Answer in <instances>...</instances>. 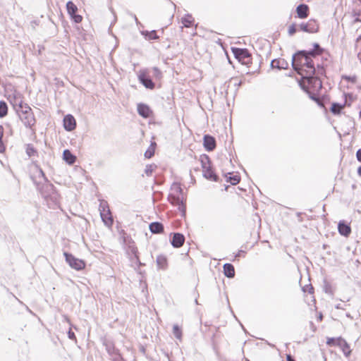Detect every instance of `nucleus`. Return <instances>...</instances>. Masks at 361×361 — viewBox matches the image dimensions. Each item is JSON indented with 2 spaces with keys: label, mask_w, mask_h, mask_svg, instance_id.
Here are the masks:
<instances>
[{
  "label": "nucleus",
  "mask_w": 361,
  "mask_h": 361,
  "mask_svg": "<svg viewBox=\"0 0 361 361\" xmlns=\"http://www.w3.org/2000/svg\"><path fill=\"white\" fill-rule=\"evenodd\" d=\"M8 114V106L4 101H0V118L6 116Z\"/></svg>",
  "instance_id": "nucleus-31"
},
{
  "label": "nucleus",
  "mask_w": 361,
  "mask_h": 361,
  "mask_svg": "<svg viewBox=\"0 0 361 361\" xmlns=\"http://www.w3.org/2000/svg\"><path fill=\"white\" fill-rule=\"evenodd\" d=\"M185 242V237L183 234L176 233H174L171 240V245L176 248L182 247Z\"/></svg>",
  "instance_id": "nucleus-15"
},
{
  "label": "nucleus",
  "mask_w": 361,
  "mask_h": 361,
  "mask_svg": "<svg viewBox=\"0 0 361 361\" xmlns=\"http://www.w3.org/2000/svg\"><path fill=\"white\" fill-rule=\"evenodd\" d=\"M353 6L355 9L353 11L354 16L355 17V22H361L360 12H361V0H354Z\"/></svg>",
  "instance_id": "nucleus-18"
},
{
  "label": "nucleus",
  "mask_w": 361,
  "mask_h": 361,
  "mask_svg": "<svg viewBox=\"0 0 361 361\" xmlns=\"http://www.w3.org/2000/svg\"><path fill=\"white\" fill-rule=\"evenodd\" d=\"M304 292L306 291L307 293L305 295V301L307 302L309 305V300L312 302L313 304H315V298L314 295V288L312 286H307L306 289H303Z\"/></svg>",
  "instance_id": "nucleus-21"
},
{
  "label": "nucleus",
  "mask_w": 361,
  "mask_h": 361,
  "mask_svg": "<svg viewBox=\"0 0 361 361\" xmlns=\"http://www.w3.org/2000/svg\"><path fill=\"white\" fill-rule=\"evenodd\" d=\"M149 230L152 233L159 234L164 233V226L159 222H153L149 224Z\"/></svg>",
  "instance_id": "nucleus-19"
},
{
  "label": "nucleus",
  "mask_w": 361,
  "mask_h": 361,
  "mask_svg": "<svg viewBox=\"0 0 361 361\" xmlns=\"http://www.w3.org/2000/svg\"><path fill=\"white\" fill-rule=\"evenodd\" d=\"M319 319H320V320H322V316L319 317Z\"/></svg>",
  "instance_id": "nucleus-47"
},
{
  "label": "nucleus",
  "mask_w": 361,
  "mask_h": 361,
  "mask_svg": "<svg viewBox=\"0 0 361 361\" xmlns=\"http://www.w3.org/2000/svg\"><path fill=\"white\" fill-rule=\"evenodd\" d=\"M300 86L312 99L316 102L319 101V95L322 88V83L319 78L313 75L304 76L300 80Z\"/></svg>",
  "instance_id": "nucleus-3"
},
{
  "label": "nucleus",
  "mask_w": 361,
  "mask_h": 361,
  "mask_svg": "<svg viewBox=\"0 0 361 361\" xmlns=\"http://www.w3.org/2000/svg\"><path fill=\"white\" fill-rule=\"evenodd\" d=\"M343 338H327L326 339V345L329 347L333 346H340V343H341Z\"/></svg>",
  "instance_id": "nucleus-28"
},
{
  "label": "nucleus",
  "mask_w": 361,
  "mask_h": 361,
  "mask_svg": "<svg viewBox=\"0 0 361 361\" xmlns=\"http://www.w3.org/2000/svg\"><path fill=\"white\" fill-rule=\"evenodd\" d=\"M11 102L24 125L33 129L36 124V118L30 106L23 102L22 96L19 94L15 95Z\"/></svg>",
  "instance_id": "nucleus-2"
},
{
  "label": "nucleus",
  "mask_w": 361,
  "mask_h": 361,
  "mask_svg": "<svg viewBox=\"0 0 361 361\" xmlns=\"http://www.w3.org/2000/svg\"><path fill=\"white\" fill-rule=\"evenodd\" d=\"M296 13L299 18H306L309 16V7L306 4H300L296 8Z\"/></svg>",
  "instance_id": "nucleus-16"
},
{
  "label": "nucleus",
  "mask_w": 361,
  "mask_h": 361,
  "mask_svg": "<svg viewBox=\"0 0 361 361\" xmlns=\"http://www.w3.org/2000/svg\"><path fill=\"white\" fill-rule=\"evenodd\" d=\"M224 274L226 277L233 278L235 276V269L234 267L229 263H226L223 267Z\"/></svg>",
  "instance_id": "nucleus-23"
},
{
  "label": "nucleus",
  "mask_w": 361,
  "mask_h": 361,
  "mask_svg": "<svg viewBox=\"0 0 361 361\" xmlns=\"http://www.w3.org/2000/svg\"><path fill=\"white\" fill-rule=\"evenodd\" d=\"M319 319H320V320H322V316L319 317Z\"/></svg>",
  "instance_id": "nucleus-48"
},
{
  "label": "nucleus",
  "mask_w": 361,
  "mask_h": 361,
  "mask_svg": "<svg viewBox=\"0 0 361 361\" xmlns=\"http://www.w3.org/2000/svg\"><path fill=\"white\" fill-rule=\"evenodd\" d=\"M338 232L341 235L348 237L351 233V228L348 224L339 223L338 226Z\"/></svg>",
  "instance_id": "nucleus-22"
},
{
  "label": "nucleus",
  "mask_w": 361,
  "mask_h": 361,
  "mask_svg": "<svg viewBox=\"0 0 361 361\" xmlns=\"http://www.w3.org/2000/svg\"><path fill=\"white\" fill-rule=\"evenodd\" d=\"M300 30L308 32V33H316L319 31V25L317 21L314 19H310L305 23H302L299 25Z\"/></svg>",
  "instance_id": "nucleus-9"
},
{
  "label": "nucleus",
  "mask_w": 361,
  "mask_h": 361,
  "mask_svg": "<svg viewBox=\"0 0 361 361\" xmlns=\"http://www.w3.org/2000/svg\"><path fill=\"white\" fill-rule=\"evenodd\" d=\"M231 80H234L235 82H238V85H240L241 84V82H242V80L241 79H238L237 77L233 78Z\"/></svg>",
  "instance_id": "nucleus-42"
},
{
  "label": "nucleus",
  "mask_w": 361,
  "mask_h": 361,
  "mask_svg": "<svg viewBox=\"0 0 361 361\" xmlns=\"http://www.w3.org/2000/svg\"><path fill=\"white\" fill-rule=\"evenodd\" d=\"M199 161L202 166L204 177L207 179L216 181L217 180V176L213 169L209 157L204 154H201L199 157Z\"/></svg>",
  "instance_id": "nucleus-5"
},
{
  "label": "nucleus",
  "mask_w": 361,
  "mask_h": 361,
  "mask_svg": "<svg viewBox=\"0 0 361 361\" xmlns=\"http://www.w3.org/2000/svg\"><path fill=\"white\" fill-rule=\"evenodd\" d=\"M232 52L242 64L250 66L252 63V56L246 49L233 48Z\"/></svg>",
  "instance_id": "nucleus-7"
},
{
  "label": "nucleus",
  "mask_w": 361,
  "mask_h": 361,
  "mask_svg": "<svg viewBox=\"0 0 361 361\" xmlns=\"http://www.w3.org/2000/svg\"><path fill=\"white\" fill-rule=\"evenodd\" d=\"M63 158L68 164H73L76 161V157L70 150L65 149L63 153Z\"/></svg>",
  "instance_id": "nucleus-25"
},
{
  "label": "nucleus",
  "mask_w": 361,
  "mask_h": 361,
  "mask_svg": "<svg viewBox=\"0 0 361 361\" xmlns=\"http://www.w3.org/2000/svg\"><path fill=\"white\" fill-rule=\"evenodd\" d=\"M297 32V25L295 24H291L288 27V32L290 35H293Z\"/></svg>",
  "instance_id": "nucleus-36"
},
{
  "label": "nucleus",
  "mask_w": 361,
  "mask_h": 361,
  "mask_svg": "<svg viewBox=\"0 0 361 361\" xmlns=\"http://www.w3.org/2000/svg\"><path fill=\"white\" fill-rule=\"evenodd\" d=\"M173 333L175 337L178 339H181L182 330L178 325H174L173 327Z\"/></svg>",
  "instance_id": "nucleus-33"
},
{
  "label": "nucleus",
  "mask_w": 361,
  "mask_h": 361,
  "mask_svg": "<svg viewBox=\"0 0 361 361\" xmlns=\"http://www.w3.org/2000/svg\"><path fill=\"white\" fill-rule=\"evenodd\" d=\"M63 126L68 131L74 130L76 127L75 118L71 114L66 115L63 118Z\"/></svg>",
  "instance_id": "nucleus-14"
},
{
  "label": "nucleus",
  "mask_w": 361,
  "mask_h": 361,
  "mask_svg": "<svg viewBox=\"0 0 361 361\" xmlns=\"http://www.w3.org/2000/svg\"><path fill=\"white\" fill-rule=\"evenodd\" d=\"M68 336L70 339L76 341L75 335L71 329H69V331L68 332Z\"/></svg>",
  "instance_id": "nucleus-39"
},
{
  "label": "nucleus",
  "mask_w": 361,
  "mask_h": 361,
  "mask_svg": "<svg viewBox=\"0 0 361 361\" xmlns=\"http://www.w3.org/2000/svg\"><path fill=\"white\" fill-rule=\"evenodd\" d=\"M355 47L358 50L357 57L361 62V35L356 39Z\"/></svg>",
  "instance_id": "nucleus-34"
},
{
  "label": "nucleus",
  "mask_w": 361,
  "mask_h": 361,
  "mask_svg": "<svg viewBox=\"0 0 361 361\" xmlns=\"http://www.w3.org/2000/svg\"><path fill=\"white\" fill-rule=\"evenodd\" d=\"M357 159L361 162V149H358L356 153Z\"/></svg>",
  "instance_id": "nucleus-40"
},
{
  "label": "nucleus",
  "mask_w": 361,
  "mask_h": 361,
  "mask_svg": "<svg viewBox=\"0 0 361 361\" xmlns=\"http://www.w3.org/2000/svg\"><path fill=\"white\" fill-rule=\"evenodd\" d=\"M342 80L345 81L348 84L350 85H356L358 89V91L361 93V85H357V77L355 75H343L341 76Z\"/></svg>",
  "instance_id": "nucleus-17"
},
{
  "label": "nucleus",
  "mask_w": 361,
  "mask_h": 361,
  "mask_svg": "<svg viewBox=\"0 0 361 361\" xmlns=\"http://www.w3.org/2000/svg\"><path fill=\"white\" fill-rule=\"evenodd\" d=\"M169 201L174 207H177L183 214L185 213L186 197L178 184H173L169 196Z\"/></svg>",
  "instance_id": "nucleus-4"
},
{
  "label": "nucleus",
  "mask_w": 361,
  "mask_h": 361,
  "mask_svg": "<svg viewBox=\"0 0 361 361\" xmlns=\"http://www.w3.org/2000/svg\"><path fill=\"white\" fill-rule=\"evenodd\" d=\"M140 82L147 89L153 90L155 87V84L150 79L149 75L146 71H142L138 75Z\"/></svg>",
  "instance_id": "nucleus-11"
},
{
  "label": "nucleus",
  "mask_w": 361,
  "mask_h": 361,
  "mask_svg": "<svg viewBox=\"0 0 361 361\" xmlns=\"http://www.w3.org/2000/svg\"><path fill=\"white\" fill-rule=\"evenodd\" d=\"M99 212L101 218L104 224L111 228L114 224V219L112 214L110 211L109 204L105 201H102L99 204Z\"/></svg>",
  "instance_id": "nucleus-6"
},
{
  "label": "nucleus",
  "mask_w": 361,
  "mask_h": 361,
  "mask_svg": "<svg viewBox=\"0 0 361 361\" xmlns=\"http://www.w3.org/2000/svg\"><path fill=\"white\" fill-rule=\"evenodd\" d=\"M345 355H348L350 353V346L347 342L343 338L340 346H338Z\"/></svg>",
  "instance_id": "nucleus-32"
},
{
  "label": "nucleus",
  "mask_w": 361,
  "mask_h": 361,
  "mask_svg": "<svg viewBox=\"0 0 361 361\" xmlns=\"http://www.w3.org/2000/svg\"><path fill=\"white\" fill-rule=\"evenodd\" d=\"M156 147H157L156 142H152L150 144L149 147L147 148V149L145 151V157L146 159H151L154 155Z\"/></svg>",
  "instance_id": "nucleus-27"
},
{
  "label": "nucleus",
  "mask_w": 361,
  "mask_h": 361,
  "mask_svg": "<svg viewBox=\"0 0 361 361\" xmlns=\"http://www.w3.org/2000/svg\"><path fill=\"white\" fill-rule=\"evenodd\" d=\"M314 47L312 51H301L293 56V68L302 78L313 75L315 73V61H318L323 53V49L317 44H315Z\"/></svg>",
  "instance_id": "nucleus-1"
},
{
  "label": "nucleus",
  "mask_w": 361,
  "mask_h": 361,
  "mask_svg": "<svg viewBox=\"0 0 361 361\" xmlns=\"http://www.w3.org/2000/svg\"><path fill=\"white\" fill-rule=\"evenodd\" d=\"M203 145L207 151H213L216 147L215 138L209 135H205L203 137Z\"/></svg>",
  "instance_id": "nucleus-12"
},
{
  "label": "nucleus",
  "mask_w": 361,
  "mask_h": 361,
  "mask_svg": "<svg viewBox=\"0 0 361 361\" xmlns=\"http://www.w3.org/2000/svg\"><path fill=\"white\" fill-rule=\"evenodd\" d=\"M157 169V166L155 164H147L145 169V174L146 176L149 177L152 176L154 172Z\"/></svg>",
  "instance_id": "nucleus-29"
},
{
  "label": "nucleus",
  "mask_w": 361,
  "mask_h": 361,
  "mask_svg": "<svg viewBox=\"0 0 361 361\" xmlns=\"http://www.w3.org/2000/svg\"><path fill=\"white\" fill-rule=\"evenodd\" d=\"M137 109L139 115L145 118H149L152 116L153 112L149 106L147 104L142 103L138 104Z\"/></svg>",
  "instance_id": "nucleus-13"
},
{
  "label": "nucleus",
  "mask_w": 361,
  "mask_h": 361,
  "mask_svg": "<svg viewBox=\"0 0 361 361\" xmlns=\"http://www.w3.org/2000/svg\"><path fill=\"white\" fill-rule=\"evenodd\" d=\"M4 134V128L3 126L0 125V152L3 153L6 150V145L3 141V136Z\"/></svg>",
  "instance_id": "nucleus-30"
},
{
  "label": "nucleus",
  "mask_w": 361,
  "mask_h": 361,
  "mask_svg": "<svg viewBox=\"0 0 361 361\" xmlns=\"http://www.w3.org/2000/svg\"><path fill=\"white\" fill-rule=\"evenodd\" d=\"M357 174L361 177V166L357 168Z\"/></svg>",
  "instance_id": "nucleus-44"
},
{
  "label": "nucleus",
  "mask_w": 361,
  "mask_h": 361,
  "mask_svg": "<svg viewBox=\"0 0 361 361\" xmlns=\"http://www.w3.org/2000/svg\"><path fill=\"white\" fill-rule=\"evenodd\" d=\"M181 23L185 27H192L194 25L195 20L192 16L188 15L182 18Z\"/></svg>",
  "instance_id": "nucleus-26"
},
{
  "label": "nucleus",
  "mask_w": 361,
  "mask_h": 361,
  "mask_svg": "<svg viewBox=\"0 0 361 361\" xmlns=\"http://www.w3.org/2000/svg\"><path fill=\"white\" fill-rule=\"evenodd\" d=\"M154 75L156 78L160 79L161 78V72L159 71L158 68H154Z\"/></svg>",
  "instance_id": "nucleus-37"
},
{
  "label": "nucleus",
  "mask_w": 361,
  "mask_h": 361,
  "mask_svg": "<svg viewBox=\"0 0 361 361\" xmlns=\"http://www.w3.org/2000/svg\"><path fill=\"white\" fill-rule=\"evenodd\" d=\"M63 255L66 262L69 264V266L71 268L77 271H81L85 268L86 264L84 260L76 258L72 254H69L67 252H64Z\"/></svg>",
  "instance_id": "nucleus-8"
},
{
  "label": "nucleus",
  "mask_w": 361,
  "mask_h": 361,
  "mask_svg": "<svg viewBox=\"0 0 361 361\" xmlns=\"http://www.w3.org/2000/svg\"><path fill=\"white\" fill-rule=\"evenodd\" d=\"M275 62H276L275 61H273L271 62V65H272V66H274V63H275Z\"/></svg>",
  "instance_id": "nucleus-46"
},
{
  "label": "nucleus",
  "mask_w": 361,
  "mask_h": 361,
  "mask_svg": "<svg viewBox=\"0 0 361 361\" xmlns=\"http://www.w3.org/2000/svg\"><path fill=\"white\" fill-rule=\"evenodd\" d=\"M66 8L68 13L75 23H79L82 20V17L80 15L76 14L78 11V7L73 1H70L67 2Z\"/></svg>",
  "instance_id": "nucleus-10"
},
{
  "label": "nucleus",
  "mask_w": 361,
  "mask_h": 361,
  "mask_svg": "<svg viewBox=\"0 0 361 361\" xmlns=\"http://www.w3.org/2000/svg\"><path fill=\"white\" fill-rule=\"evenodd\" d=\"M156 262L159 269H166L168 267V259L164 255H159L157 256Z\"/></svg>",
  "instance_id": "nucleus-20"
},
{
  "label": "nucleus",
  "mask_w": 361,
  "mask_h": 361,
  "mask_svg": "<svg viewBox=\"0 0 361 361\" xmlns=\"http://www.w3.org/2000/svg\"><path fill=\"white\" fill-rule=\"evenodd\" d=\"M35 151L33 149H30V152H28V154H29V155L30 156L31 154H33V153H35Z\"/></svg>",
  "instance_id": "nucleus-45"
},
{
  "label": "nucleus",
  "mask_w": 361,
  "mask_h": 361,
  "mask_svg": "<svg viewBox=\"0 0 361 361\" xmlns=\"http://www.w3.org/2000/svg\"><path fill=\"white\" fill-rule=\"evenodd\" d=\"M346 105V101L343 104L332 103L330 108L331 112L334 115H339L341 111L345 108Z\"/></svg>",
  "instance_id": "nucleus-24"
},
{
  "label": "nucleus",
  "mask_w": 361,
  "mask_h": 361,
  "mask_svg": "<svg viewBox=\"0 0 361 361\" xmlns=\"http://www.w3.org/2000/svg\"><path fill=\"white\" fill-rule=\"evenodd\" d=\"M245 255H246V252L240 250H238V252L235 254V258L245 257Z\"/></svg>",
  "instance_id": "nucleus-38"
},
{
  "label": "nucleus",
  "mask_w": 361,
  "mask_h": 361,
  "mask_svg": "<svg viewBox=\"0 0 361 361\" xmlns=\"http://www.w3.org/2000/svg\"><path fill=\"white\" fill-rule=\"evenodd\" d=\"M286 360L287 361H295V360L293 359V357L290 355H286Z\"/></svg>",
  "instance_id": "nucleus-43"
},
{
  "label": "nucleus",
  "mask_w": 361,
  "mask_h": 361,
  "mask_svg": "<svg viewBox=\"0 0 361 361\" xmlns=\"http://www.w3.org/2000/svg\"><path fill=\"white\" fill-rule=\"evenodd\" d=\"M348 96L350 99H356L357 98V95H354L353 93H348L345 94V97Z\"/></svg>",
  "instance_id": "nucleus-41"
},
{
  "label": "nucleus",
  "mask_w": 361,
  "mask_h": 361,
  "mask_svg": "<svg viewBox=\"0 0 361 361\" xmlns=\"http://www.w3.org/2000/svg\"><path fill=\"white\" fill-rule=\"evenodd\" d=\"M240 180V177L238 175H231L228 178V181L232 185H237Z\"/></svg>",
  "instance_id": "nucleus-35"
}]
</instances>
